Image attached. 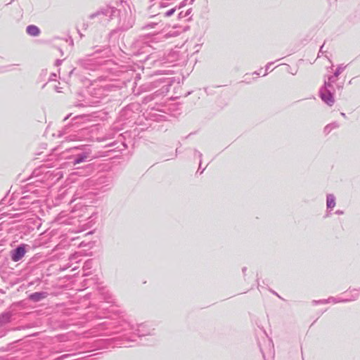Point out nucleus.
Masks as SVG:
<instances>
[{
    "label": "nucleus",
    "mask_w": 360,
    "mask_h": 360,
    "mask_svg": "<svg viewBox=\"0 0 360 360\" xmlns=\"http://www.w3.org/2000/svg\"><path fill=\"white\" fill-rule=\"evenodd\" d=\"M321 97L322 100L329 105H332L334 103V99L332 94L326 90L321 93Z\"/></svg>",
    "instance_id": "nucleus-2"
},
{
    "label": "nucleus",
    "mask_w": 360,
    "mask_h": 360,
    "mask_svg": "<svg viewBox=\"0 0 360 360\" xmlns=\"http://www.w3.org/2000/svg\"><path fill=\"white\" fill-rule=\"evenodd\" d=\"M87 158H88L87 154L81 155L78 156V158L76 159L75 163L79 164L80 162L85 161Z\"/></svg>",
    "instance_id": "nucleus-6"
},
{
    "label": "nucleus",
    "mask_w": 360,
    "mask_h": 360,
    "mask_svg": "<svg viewBox=\"0 0 360 360\" xmlns=\"http://www.w3.org/2000/svg\"><path fill=\"white\" fill-rule=\"evenodd\" d=\"M326 205L328 209H333L335 206V197L333 195L329 194L327 195Z\"/></svg>",
    "instance_id": "nucleus-4"
},
{
    "label": "nucleus",
    "mask_w": 360,
    "mask_h": 360,
    "mask_svg": "<svg viewBox=\"0 0 360 360\" xmlns=\"http://www.w3.org/2000/svg\"><path fill=\"white\" fill-rule=\"evenodd\" d=\"M25 254V250L23 247H18L12 253V259L18 262L21 259Z\"/></svg>",
    "instance_id": "nucleus-1"
},
{
    "label": "nucleus",
    "mask_w": 360,
    "mask_h": 360,
    "mask_svg": "<svg viewBox=\"0 0 360 360\" xmlns=\"http://www.w3.org/2000/svg\"><path fill=\"white\" fill-rule=\"evenodd\" d=\"M175 10L174 9H171L169 11H168L167 13H166V15L167 16H170L172 15L174 13Z\"/></svg>",
    "instance_id": "nucleus-8"
},
{
    "label": "nucleus",
    "mask_w": 360,
    "mask_h": 360,
    "mask_svg": "<svg viewBox=\"0 0 360 360\" xmlns=\"http://www.w3.org/2000/svg\"><path fill=\"white\" fill-rule=\"evenodd\" d=\"M30 299L34 301H39L41 299L45 297V293L43 292H35L30 296Z\"/></svg>",
    "instance_id": "nucleus-5"
},
{
    "label": "nucleus",
    "mask_w": 360,
    "mask_h": 360,
    "mask_svg": "<svg viewBox=\"0 0 360 360\" xmlns=\"http://www.w3.org/2000/svg\"><path fill=\"white\" fill-rule=\"evenodd\" d=\"M8 321V316L7 315L0 316V325L3 323H6Z\"/></svg>",
    "instance_id": "nucleus-7"
},
{
    "label": "nucleus",
    "mask_w": 360,
    "mask_h": 360,
    "mask_svg": "<svg viewBox=\"0 0 360 360\" xmlns=\"http://www.w3.org/2000/svg\"><path fill=\"white\" fill-rule=\"evenodd\" d=\"M27 33L31 36H38L40 33L39 29L35 25H29L27 27Z\"/></svg>",
    "instance_id": "nucleus-3"
}]
</instances>
